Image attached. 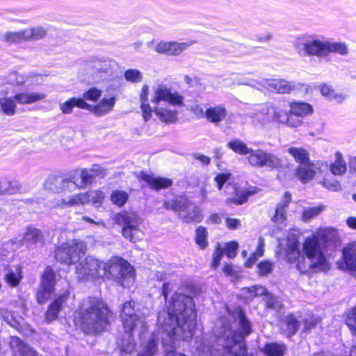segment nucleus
Returning <instances> with one entry per match:
<instances>
[{"mask_svg":"<svg viewBox=\"0 0 356 356\" xmlns=\"http://www.w3.org/2000/svg\"><path fill=\"white\" fill-rule=\"evenodd\" d=\"M196 313L193 298L176 293L167 305L166 309L159 312L157 318L158 333L152 334L146 339L147 329L142 338L143 340L138 356H154L158 350L159 335L165 346L172 348L175 340L188 341L194 335L196 327Z\"/></svg>","mask_w":356,"mask_h":356,"instance_id":"nucleus-1","label":"nucleus"},{"mask_svg":"<svg viewBox=\"0 0 356 356\" xmlns=\"http://www.w3.org/2000/svg\"><path fill=\"white\" fill-rule=\"evenodd\" d=\"M252 331L251 323L241 309L233 314L219 318L214 326L213 332L221 350L214 352L210 341L202 338L195 343L194 356H247L244 338Z\"/></svg>","mask_w":356,"mask_h":356,"instance_id":"nucleus-2","label":"nucleus"},{"mask_svg":"<svg viewBox=\"0 0 356 356\" xmlns=\"http://www.w3.org/2000/svg\"><path fill=\"white\" fill-rule=\"evenodd\" d=\"M279 255L289 264L296 262V268L300 273L325 272L330 268V264L323 253L316 236L307 237L302 245L303 254L299 248V238L293 233H289L280 243Z\"/></svg>","mask_w":356,"mask_h":356,"instance_id":"nucleus-3","label":"nucleus"},{"mask_svg":"<svg viewBox=\"0 0 356 356\" xmlns=\"http://www.w3.org/2000/svg\"><path fill=\"white\" fill-rule=\"evenodd\" d=\"M110 311L103 300L88 297L83 300L76 311L75 323L84 332L96 334L103 331L108 324Z\"/></svg>","mask_w":356,"mask_h":356,"instance_id":"nucleus-4","label":"nucleus"},{"mask_svg":"<svg viewBox=\"0 0 356 356\" xmlns=\"http://www.w3.org/2000/svg\"><path fill=\"white\" fill-rule=\"evenodd\" d=\"M150 102L152 112L165 124H175L178 119V111L169 106H163L162 102L174 107L184 106V97L178 91L164 83H158L152 88Z\"/></svg>","mask_w":356,"mask_h":356,"instance_id":"nucleus-5","label":"nucleus"},{"mask_svg":"<svg viewBox=\"0 0 356 356\" xmlns=\"http://www.w3.org/2000/svg\"><path fill=\"white\" fill-rule=\"evenodd\" d=\"M102 277L116 279L123 287H129L134 282V271L126 260L113 257L102 261Z\"/></svg>","mask_w":356,"mask_h":356,"instance_id":"nucleus-6","label":"nucleus"},{"mask_svg":"<svg viewBox=\"0 0 356 356\" xmlns=\"http://www.w3.org/2000/svg\"><path fill=\"white\" fill-rule=\"evenodd\" d=\"M240 83L256 88L258 90H266L277 94H289L302 89L307 90V86L296 81H289L283 79H261L258 81H241Z\"/></svg>","mask_w":356,"mask_h":356,"instance_id":"nucleus-7","label":"nucleus"},{"mask_svg":"<svg viewBox=\"0 0 356 356\" xmlns=\"http://www.w3.org/2000/svg\"><path fill=\"white\" fill-rule=\"evenodd\" d=\"M113 220L122 227V234L126 239L136 243L142 238L143 234L140 226L143 220L137 213L124 211L116 213Z\"/></svg>","mask_w":356,"mask_h":356,"instance_id":"nucleus-8","label":"nucleus"},{"mask_svg":"<svg viewBox=\"0 0 356 356\" xmlns=\"http://www.w3.org/2000/svg\"><path fill=\"white\" fill-rule=\"evenodd\" d=\"M135 306L134 301L124 302L121 309L120 317L126 332L131 336L134 331L138 332V336L142 338L147 327L145 316L137 313Z\"/></svg>","mask_w":356,"mask_h":356,"instance_id":"nucleus-9","label":"nucleus"},{"mask_svg":"<svg viewBox=\"0 0 356 356\" xmlns=\"http://www.w3.org/2000/svg\"><path fill=\"white\" fill-rule=\"evenodd\" d=\"M87 250L86 242L80 239H72L58 245L54 254L57 261L71 265L76 263Z\"/></svg>","mask_w":356,"mask_h":356,"instance_id":"nucleus-10","label":"nucleus"},{"mask_svg":"<svg viewBox=\"0 0 356 356\" xmlns=\"http://www.w3.org/2000/svg\"><path fill=\"white\" fill-rule=\"evenodd\" d=\"M104 198L105 195L103 191L92 190L86 193L73 195L66 198L58 199L53 205V207L65 209L74 206L83 205L88 202H90L95 207H99Z\"/></svg>","mask_w":356,"mask_h":356,"instance_id":"nucleus-11","label":"nucleus"},{"mask_svg":"<svg viewBox=\"0 0 356 356\" xmlns=\"http://www.w3.org/2000/svg\"><path fill=\"white\" fill-rule=\"evenodd\" d=\"M102 261L88 255L76 266V274L79 280L102 277Z\"/></svg>","mask_w":356,"mask_h":356,"instance_id":"nucleus-12","label":"nucleus"},{"mask_svg":"<svg viewBox=\"0 0 356 356\" xmlns=\"http://www.w3.org/2000/svg\"><path fill=\"white\" fill-rule=\"evenodd\" d=\"M248 157V163L254 168H262L264 166L277 168L280 166L281 160L274 154H269L262 149H253L250 148Z\"/></svg>","mask_w":356,"mask_h":356,"instance_id":"nucleus-13","label":"nucleus"},{"mask_svg":"<svg viewBox=\"0 0 356 356\" xmlns=\"http://www.w3.org/2000/svg\"><path fill=\"white\" fill-rule=\"evenodd\" d=\"M326 40L308 39L296 44L297 51L300 54L306 56H327Z\"/></svg>","mask_w":356,"mask_h":356,"instance_id":"nucleus-14","label":"nucleus"},{"mask_svg":"<svg viewBox=\"0 0 356 356\" xmlns=\"http://www.w3.org/2000/svg\"><path fill=\"white\" fill-rule=\"evenodd\" d=\"M194 41L176 42L161 41L155 47V51L160 54L168 56H177L184 52L187 48L192 46Z\"/></svg>","mask_w":356,"mask_h":356,"instance_id":"nucleus-15","label":"nucleus"},{"mask_svg":"<svg viewBox=\"0 0 356 356\" xmlns=\"http://www.w3.org/2000/svg\"><path fill=\"white\" fill-rule=\"evenodd\" d=\"M179 218L184 222H200L203 219L201 209L194 203L185 200L184 207L179 214Z\"/></svg>","mask_w":356,"mask_h":356,"instance_id":"nucleus-16","label":"nucleus"},{"mask_svg":"<svg viewBox=\"0 0 356 356\" xmlns=\"http://www.w3.org/2000/svg\"><path fill=\"white\" fill-rule=\"evenodd\" d=\"M138 177L145 181L150 188L156 191L168 188L173 183L172 180L169 178L147 174L144 172H140Z\"/></svg>","mask_w":356,"mask_h":356,"instance_id":"nucleus-17","label":"nucleus"},{"mask_svg":"<svg viewBox=\"0 0 356 356\" xmlns=\"http://www.w3.org/2000/svg\"><path fill=\"white\" fill-rule=\"evenodd\" d=\"M275 107V104H274L261 105L253 113V119L264 125L274 122Z\"/></svg>","mask_w":356,"mask_h":356,"instance_id":"nucleus-18","label":"nucleus"},{"mask_svg":"<svg viewBox=\"0 0 356 356\" xmlns=\"http://www.w3.org/2000/svg\"><path fill=\"white\" fill-rule=\"evenodd\" d=\"M76 188L83 189L91 184L94 175L87 169H78L70 172Z\"/></svg>","mask_w":356,"mask_h":356,"instance_id":"nucleus-19","label":"nucleus"},{"mask_svg":"<svg viewBox=\"0 0 356 356\" xmlns=\"http://www.w3.org/2000/svg\"><path fill=\"white\" fill-rule=\"evenodd\" d=\"M227 111L223 104L209 106L206 108V120L211 123L218 124L227 117Z\"/></svg>","mask_w":356,"mask_h":356,"instance_id":"nucleus-20","label":"nucleus"},{"mask_svg":"<svg viewBox=\"0 0 356 356\" xmlns=\"http://www.w3.org/2000/svg\"><path fill=\"white\" fill-rule=\"evenodd\" d=\"M115 103L116 98L115 97H104L96 105L89 104V108H87V110L98 116H102L111 112L113 109Z\"/></svg>","mask_w":356,"mask_h":356,"instance_id":"nucleus-21","label":"nucleus"},{"mask_svg":"<svg viewBox=\"0 0 356 356\" xmlns=\"http://www.w3.org/2000/svg\"><path fill=\"white\" fill-rule=\"evenodd\" d=\"M343 258L346 266L356 279V241L350 243L343 248Z\"/></svg>","mask_w":356,"mask_h":356,"instance_id":"nucleus-22","label":"nucleus"},{"mask_svg":"<svg viewBox=\"0 0 356 356\" xmlns=\"http://www.w3.org/2000/svg\"><path fill=\"white\" fill-rule=\"evenodd\" d=\"M10 346L13 350V356H38L35 350L17 337H10Z\"/></svg>","mask_w":356,"mask_h":356,"instance_id":"nucleus-23","label":"nucleus"},{"mask_svg":"<svg viewBox=\"0 0 356 356\" xmlns=\"http://www.w3.org/2000/svg\"><path fill=\"white\" fill-rule=\"evenodd\" d=\"M23 278L22 266L19 264L9 266L6 269L4 280L12 288L17 286Z\"/></svg>","mask_w":356,"mask_h":356,"instance_id":"nucleus-24","label":"nucleus"},{"mask_svg":"<svg viewBox=\"0 0 356 356\" xmlns=\"http://www.w3.org/2000/svg\"><path fill=\"white\" fill-rule=\"evenodd\" d=\"M68 298L69 293L65 291L50 305L46 312V319L48 321L50 322L57 318L58 313L62 309L63 304L67 301Z\"/></svg>","mask_w":356,"mask_h":356,"instance_id":"nucleus-25","label":"nucleus"},{"mask_svg":"<svg viewBox=\"0 0 356 356\" xmlns=\"http://www.w3.org/2000/svg\"><path fill=\"white\" fill-rule=\"evenodd\" d=\"M258 189L253 187L248 190H236L235 195L227 197L226 202L228 205H241L245 203L248 198L257 193Z\"/></svg>","mask_w":356,"mask_h":356,"instance_id":"nucleus-26","label":"nucleus"},{"mask_svg":"<svg viewBox=\"0 0 356 356\" xmlns=\"http://www.w3.org/2000/svg\"><path fill=\"white\" fill-rule=\"evenodd\" d=\"M92 70L97 79H105L111 74V62L108 60H95L92 65Z\"/></svg>","mask_w":356,"mask_h":356,"instance_id":"nucleus-27","label":"nucleus"},{"mask_svg":"<svg viewBox=\"0 0 356 356\" xmlns=\"http://www.w3.org/2000/svg\"><path fill=\"white\" fill-rule=\"evenodd\" d=\"M149 86L147 84L143 86L140 95V108L145 122H147L152 118V109L148 103Z\"/></svg>","mask_w":356,"mask_h":356,"instance_id":"nucleus-28","label":"nucleus"},{"mask_svg":"<svg viewBox=\"0 0 356 356\" xmlns=\"http://www.w3.org/2000/svg\"><path fill=\"white\" fill-rule=\"evenodd\" d=\"M44 241L43 235L41 231L37 228H27L22 239H19V242L26 244L27 247L38 243H42Z\"/></svg>","mask_w":356,"mask_h":356,"instance_id":"nucleus-29","label":"nucleus"},{"mask_svg":"<svg viewBox=\"0 0 356 356\" xmlns=\"http://www.w3.org/2000/svg\"><path fill=\"white\" fill-rule=\"evenodd\" d=\"M17 103L19 104H31L46 97V95L38 92H19L14 95Z\"/></svg>","mask_w":356,"mask_h":356,"instance_id":"nucleus-30","label":"nucleus"},{"mask_svg":"<svg viewBox=\"0 0 356 356\" xmlns=\"http://www.w3.org/2000/svg\"><path fill=\"white\" fill-rule=\"evenodd\" d=\"M75 106L87 110V108H89V104L81 98H72L59 104V108L64 114L71 113Z\"/></svg>","mask_w":356,"mask_h":356,"instance_id":"nucleus-31","label":"nucleus"},{"mask_svg":"<svg viewBox=\"0 0 356 356\" xmlns=\"http://www.w3.org/2000/svg\"><path fill=\"white\" fill-rule=\"evenodd\" d=\"M289 106L291 113L301 118L313 113L312 106L304 102H291Z\"/></svg>","mask_w":356,"mask_h":356,"instance_id":"nucleus-32","label":"nucleus"},{"mask_svg":"<svg viewBox=\"0 0 356 356\" xmlns=\"http://www.w3.org/2000/svg\"><path fill=\"white\" fill-rule=\"evenodd\" d=\"M0 111L7 116L16 114L17 102L14 96L0 97Z\"/></svg>","mask_w":356,"mask_h":356,"instance_id":"nucleus-33","label":"nucleus"},{"mask_svg":"<svg viewBox=\"0 0 356 356\" xmlns=\"http://www.w3.org/2000/svg\"><path fill=\"white\" fill-rule=\"evenodd\" d=\"M315 175L316 171L311 162H308L307 164L300 165L296 170V176L302 183L308 182L314 178Z\"/></svg>","mask_w":356,"mask_h":356,"instance_id":"nucleus-34","label":"nucleus"},{"mask_svg":"<svg viewBox=\"0 0 356 356\" xmlns=\"http://www.w3.org/2000/svg\"><path fill=\"white\" fill-rule=\"evenodd\" d=\"M299 323L293 315L287 316L282 322L281 329L287 337L293 335L298 331Z\"/></svg>","mask_w":356,"mask_h":356,"instance_id":"nucleus-35","label":"nucleus"},{"mask_svg":"<svg viewBox=\"0 0 356 356\" xmlns=\"http://www.w3.org/2000/svg\"><path fill=\"white\" fill-rule=\"evenodd\" d=\"M25 29L27 41H35L44 39L47 35V29L41 26H30Z\"/></svg>","mask_w":356,"mask_h":356,"instance_id":"nucleus-36","label":"nucleus"},{"mask_svg":"<svg viewBox=\"0 0 356 356\" xmlns=\"http://www.w3.org/2000/svg\"><path fill=\"white\" fill-rule=\"evenodd\" d=\"M266 293V289L262 286H252L244 287L241 290V296L246 300H251L255 297L264 296Z\"/></svg>","mask_w":356,"mask_h":356,"instance_id":"nucleus-37","label":"nucleus"},{"mask_svg":"<svg viewBox=\"0 0 356 356\" xmlns=\"http://www.w3.org/2000/svg\"><path fill=\"white\" fill-rule=\"evenodd\" d=\"M287 152L294 158L296 162H298L301 165L307 164L308 162H310L308 152L302 147H289L287 149Z\"/></svg>","mask_w":356,"mask_h":356,"instance_id":"nucleus-38","label":"nucleus"},{"mask_svg":"<svg viewBox=\"0 0 356 356\" xmlns=\"http://www.w3.org/2000/svg\"><path fill=\"white\" fill-rule=\"evenodd\" d=\"M346 163L343 159L342 154L337 152L335 154V161L330 165V170L334 175H342L346 172Z\"/></svg>","mask_w":356,"mask_h":356,"instance_id":"nucleus-39","label":"nucleus"},{"mask_svg":"<svg viewBox=\"0 0 356 356\" xmlns=\"http://www.w3.org/2000/svg\"><path fill=\"white\" fill-rule=\"evenodd\" d=\"M2 40L8 43H19L26 40L25 29L18 31H8L2 35Z\"/></svg>","mask_w":356,"mask_h":356,"instance_id":"nucleus-40","label":"nucleus"},{"mask_svg":"<svg viewBox=\"0 0 356 356\" xmlns=\"http://www.w3.org/2000/svg\"><path fill=\"white\" fill-rule=\"evenodd\" d=\"M227 147L240 155H247L249 152H251L250 148L243 141L237 138L230 140Z\"/></svg>","mask_w":356,"mask_h":356,"instance_id":"nucleus-41","label":"nucleus"},{"mask_svg":"<svg viewBox=\"0 0 356 356\" xmlns=\"http://www.w3.org/2000/svg\"><path fill=\"white\" fill-rule=\"evenodd\" d=\"M327 56L330 53H337L340 55H346L348 52V47L345 42H332L326 40Z\"/></svg>","mask_w":356,"mask_h":356,"instance_id":"nucleus-42","label":"nucleus"},{"mask_svg":"<svg viewBox=\"0 0 356 356\" xmlns=\"http://www.w3.org/2000/svg\"><path fill=\"white\" fill-rule=\"evenodd\" d=\"M316 236L318 243L319 244V238L326 241L335 240L337 236V231L330 227L320 229L316 234L312 235V236Z\"/></svg>","mask_w":356,"mask_h":356,"instance_id":"nucleus-43","label":"nucleus"},{"mask_svg":"<svg viewBox=\"0 0 356 356\" xmlns=\"http://www.w3.org/2000/svg\"><path fill=\"white\" fill-rule=\"evenodd\" d=\"M56 274L50 266H47L41 277V284L54 289Z\"/></svg>","mask_w":356,"mask_h":356,"instance_id":"nucleus-44","label":"nucleus"},{"mask_svg":"<svg viewBox=\"0 0 356 356\" xmlns=\"http://www.w3.org/2000/svg\"><path fill=\"white\" fill-rule=\"evenodd\" d=\"M321 93L330 99H335L338 103H341L345 97L341 95H338L335 91L326 84L318 86Z\"/></svg>","mask_w":356,"mask_h":356,"instance_id":"nucleus-45","label":"nucleus"},{"mask_svg":"<svg viewBox=\"0 0 356 356\" xmlns=\"http://www.w3.org/2000/svg\"><path fill=\"white\" fill-rule=\"evenodd\" d=\"M59 182L60 193H71L76 189L70 172L65 177H59Z\"/></svg>","mask_w":356,"mask_h":356,"instance_id":"nucleus-46","label":"nucleus"},{"mask_svg":"<svg viewBox=\"0 0 356 356\" xmlns=\"http://www.w3.org/2000/svg\"><path fill=\"white\" fill-rule=\"evenodd\" d=\"M207 236V231L204 227L200 226L196 229L195 241L201 249L208 246Z\"/></svg>","mask_w":356,"mask_h":356,"instance_id":"nucleus-47","label":"nucleus"},{"mask_svg":"<svg viewBox=\"0 0 356 356\" xmlns=\"http://www.w3.org/2000/svg\"><path fill=\"white\" fill-rule=\"evenodd\" d=\"M285 347L275 343L266 344L264 351L266 356H283Z\"/></svg>","mask_w":356,"mask_h":356,"instance_id":"nucleus-48","label":"nucleus"},{"mask_svg":"<svg viewBox=\"0 0 356 356\" xmlns=\"http://www.w3.org/2000/svg\"><path fill=\"white\" fill-rule=\"evenodd\" d=\"M129 198V195L127 192L123 191H113L111 196V202L118 206V207H122L125 204V203L127 202Z\"/></svg>","mask_w":356,"mask_h":356,"instance_id":"nucleus-49","label":"nucleus"},{"mask_svg":"<svg viewBox=\"0 0 356 356\" xmlns=\"http://www.w3.org/2000/svg\"><path fill=\"white\" fill-rule=\"evenodd\" d=\"M59 184V177L49 176L44 183V188L53 193H60Z\"/></svg>","mask_w":356,"mask_h":356,"instance_id":"nucleus-50","label":"nucleus"},{"mask_svg":"<svg viewBox=\"0 0 356 356\" xmlns=\"http://www.w3.org/2000/svg\"><path fill=\"white\" fill-rule=\"evenodd\" d=\"M102 95V90L95 87L90 88L83 94V99L86 102L90 101L95 102L99 99Z\"/></svg>","mask_w":356,"mask_h":356,"instance_id":"nucleus-51","label":"nucleus"},{"mask_svg":"<svg viewBox=\"0 0 356 356\" xmlns=\"http://www.w3.org/2000/svg\"><path fill=\"white\" fill-rule=\"evenodd\" d=\"M54 291V288L42 286V284H40V287L37 293V299L38 302L42 304L46 302L51 297Z\"/></svg>","mask_w":356,"mask_h":356,"instance_id":"nucleus-52","label":"nucleus"},{"mask_svg":"<svg viewBox=\"0 0 356 356\" xmlns=\"http://www.w3.org/2000/svg\"><path fill=\"white\" fill-rule=\"evenodd\" d=\"M29 81V75L19 74L17 72H10L8 75V81L10 84L21 86Z\"/></svg>","mask_w":356,"mask_h":356,"instance_id":"nucleus-53","label":"nucleus"},{"mask_svg":"<svg viewBox=\"0 0 356 356\" xmlns=\"http://www.w3.org/2000/svg\"><path fill=\"white\" fill-rule=\"evenodd\" d=\"M124 79L132 83H139L143 81V74L136 69H129L124 72Z\"/></svg>","mask_w":356,"mask_h":356,"instance_id":"nucleus-54","label":"nucleus"},{"mask_svg":"<svg viewBox=\"0 0 356 356\" xmlns=\"http://www.w3.org/2000/svg\"><path fill=\"white\" fill-rule=\"evenodd\" d=\"M264 296V300L266 302V307L267 308L279 310L282 307V304L280 300L276 297L268 293L267 291Z\"/></svg>","mask_w":356,"mask_h":356,"instance_id":"nucleus-55","label":"nucleus"},{"mask_svg":"<svg viewBox=\"0 0 356 356\" xmlns=\"http://www.w3.org/2000/svg\"><path fill=\"white\" fill-rule=\"evenodd\" d=\"M238 248V244L236 241L226 243L224 246H222L223 253L230 259H233L236 257Z\"/></svg>","mask_w":356,"mask_h":356,"instance_id":"nucleus-56","label":"nucleus"},{"mask_svg":"<svg viewBox=\"0 0 356 356\" xmlns=\"http://www.w3.org/2000/svg\"><path fill=\"white\" fill-rule=\"evenodd\" d=\"M184 202L185 200H172L171 201H165L163 203V207L168 210L179 211L180 213L181 210H182L184 207Z\"/></svg>","mask_w":356,"mask_h":356,"instance_id":"nucleus-57","label":"nucleus"},{"mask_svg":"<svg viewBox=\"0 0 356 356\" xmlns=\"http://www.w3.org/2000/svg\"><path fill=\"white\" fill-rule=\"evenodd\" d=\"M302 124L303 121L301 118L292 114L289 110L284 124L289 127L296 128L300 127Z\"/></svg>","mask_w":356,"mask_h":356,"instance_id":"nucleus-58","label":"nucleus"},{"mask_svg":"<svg viewBox=\"0 0 356 356\" xmlns=\"http://www.w3.org/2000/svg\"><path fill=\"white\" fill-rule=\"evenodd\" d=\"M324 210V206L320 205L305 209L303 212L302 218L304 220H309L318 216Z\"/></svg>","mask_w":356,"mask_h":356,"instance_id":"nucleus-59","label":"nucleus"},{"mask_svg":"<svg viewBox=\"0 0 356 356\" xmlns=\"http://www.w3.org/2000/svg\"><path fill=\"white\" fill-rule=\"evenodd\" d=\"M274 267L273 262L269 261H263L257 265L258 273L259 275H266L272 273Z\"/></svg>","mask_w":356,"mask_h":356,"instance_id":"nucleus-60","label":"nucleus"},{"mask_svg":"<svg viewBox=\"0 0 356 356\" xmlns=\"http://www.w3.org/2000/svg\"><path fill=\"white\" fill-rule=\"evenodd\" d=\"M288 115V111L275 105L274 122L284 124Z\"/></svg>","mask_w":356,"mask_h":356,"instance_id":"nucleus-61","label":"nucleus"},{"mask_svg":"<svg viewBox=\"0 0 356 356\" xmlns=\"http://www.w3.org/2000/svg\"><path fill=\"white\" fill-rule=\"evenodd\" d=\"M223 254H224V253H223L222 246L220 243H218L216 247L215 251L213 254V257H212V261H211V266L213 268H216L219 266L220 261Z\"/></svg>","mask_w":356,"mask_h":356,"instance_id":"nucleus-62","label":"nucleus"},{"mask_svg":"<svg viewBox=\"0 0 356 356\" xmlns=\"http://www.w3.org/2000/svg\"><path fill=\"white\" fill-rule=\"evenodd\" d=\"M231 173L229 172H220L216 175L214 181L219 190H221L223 185L230 179Z\"/></svg>","mask_w":356,"mask_h":356,"instance_id":"nucleus-63","label":"nucleus"},{"mask_svg":"<svg viewBox=\"0 0 356 356\" xmlns=\"http://www.w3.org/2000/svg\"><path fill=\"white\" fill-rule=\"evenodd\" d=\"M346 325L354 335H356V307L346 319Z\"/></svg>","mask_w":356,"mask_h":356,"instance_id":"nucleus-64","label":"nucleus"}]
</instances>
